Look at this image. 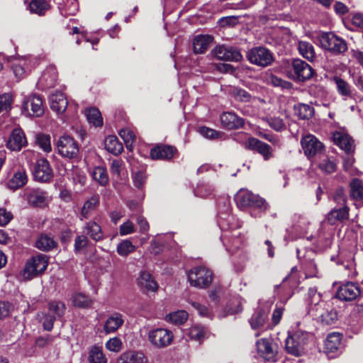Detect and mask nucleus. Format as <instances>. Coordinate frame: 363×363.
<instances>
[{"mask_svg":"<svg viewBox=\"0 0 363 363\" xmlns=\"http://www.w3.org/2000/svg\"><path fill=\"white\" fill-rule=\"evenodd\" d=\"M235 201L239 208H252L251 215L255 217L267 208V204L263 199L247 190H240L235 196Z\"/></svg>","mask_w":363,"mask_h":363,"instance_id":"nucleus-1","label":"nucleus"},{"mask_svg":"<svg viewBox=\"0 0 363 363\" xmlns=\"http://www.w3.org/2000/svg\"><path fill=\"white\" fill-rule=\"evenodd\" d=\"M310 334L305 331L298 330L289 335L285 341L286 352L294 356H300L305 352Z\"/></svg>","mask_w":363,"mask_h":363,"instance_id":"nucleus-2","label":"nucleus"},{"mask_svg":"<svg viewBox=\"0 0 363 363\" xmlns=\"http://www.w3.org/2000/svg\"><path fill=\"white\" fill-rule=\"evenodd\" d=\"M319 41L323 49L333 55L342 54L347 50L346 41L331 32L323 33L320 36Z\"/></svg>","mask_w":363,"mask_h":363,"instance_id":"nucleus-3","label":"nucleus"},{"mask_svg":"<svg viewBox=\"0 0 363 363\" xmlns=\"http://www.w3.org/2000/svg\"><path fill=\"white\" fill-rule=\"evenodd\" d=\"M187 277L191 286L199 289L207 288L213 280L212 272L203 266L193 268Z\"/></svg>","mask_w":363,"mask_h":363,"instance_id":"nucleus-4","label":"nucleus"},{"mask_svg":"<svg viewBox=\"0 0 363 363\" xmlns=\"http://www.w3.org/2000/svg\"><path fill=\"white\" fill-rule=\"evenodd\" d=\"M57 153L62 157L75 159L78 157L79 147L77 142L69 135L60 137L56 144Z\"/></svg>","mask_w":363,"mask_h":363,"instance_id":"nucleus-5","label":"nucleus"},{"mask_svg":"<svg viewBox=\"0 0 363 363\" xmlns=\"http://www.w3.org/2000/svg\"><path fill=\"white\" fill-rule=\"evenodd\" d=\"M48 264V259L45 255L40 254L33 257L28 260L23 270L25 279H30L43 272Z\"/></svg>","mask_w":363,"mask_h":363,"instance_id":"nucleus-6","label":"nucleus"},{"mask_svg":"<svg viewBox=\"0 0 363 363\" xmlns=\"http://www.w3.org/2000/svg\"><path fill=\"white\" fill-rule=\"evenodd\" d=\"M272 302L270 301L259 303L251 318L249 323L252 329H262L267 323L268 315L271 311Z\"/></svg>","mask_w":363,"mask_h":363,"instance_id":"nucleus-7","label":"nucleus"},{"mask_svg":"<svg viewBox=\"0 0 363 363\" xmlns=\"http://www.w3.org/2000/svg\"><path fill=\"white\" fill-rule=\"evenodd\" d=\"M314 70L306 62L294 59L291 63V77L296 82H304L312 77Z\"/></svg>","mask_w":363,"mask_h":363,"instance_id":"nucleus-8","label":"nucleus"},{"mask_svg":"<svg viewBox=\"0 0 363 363\" xmlns=\"http://www.w3.org/2000/svg\"><path fill=\"white\" fill-rule=\"evenodd\" d=\"M247 59L251 63L260 67H267L274 60L273 54L264 47L251 49L247 53Z\"/></svg>","mask_w":363,"mask_h":363,"instance_id":"nucleus-9","label":"nucleus"},{"mask_svg":"<svg viewBox=\"0 0 363 363\" xmlns=\"http://www.w3.org/2000/svg\"><path fill=\"white\" fill-rule=\"evenodd\" d=\"M173 339L172 332L162 328L152 330L148 333L149 341L157 348L167 347L172 342Z\"/></svg>","mask_w":363,"mask_h":363,"instance_id":"nucleus-10","label":"nucleus"},{"mask_svg":"<svg viewBox=\"0 0 363 363\" xmlns=\"http://www.w3.org/2000/svg\"><path fill=\"white\" fill-rule=\"evenodd\" d=\"M301 145L305 155L308 158L319 155L324 150L323 144L315 136L311 134L301 138Z\"/></svg>","mask_w":363,"mask_h":363,"instance_id":"nucleus-11","label":"nucleus"},{"mask_svg":"<svg viewBox=\"0 0 363 363\" xmlns=\"http://www.w3.org/2000/svg\"><path fill=\"white\" fill-rule=\"evenodd\" d=\"M53 169L49 161L44 157L38 158L34 165V179L40 182H50L53 178Z\"/></svg>","mask_w":363,"mask_h":363,"instance_id":"nucleus-12","label":"nucleus"},{"mask_svg":"<svg viewBox=\"0 0 363 363\" xmlns=\"http://www.w3.org/2000/svg\"><path fill=\"white\" fill-rule=\"evenodd\" d=\"M23 112L30 116H41L44 113L42 99L36 95L25 99L23 103Z\"/></svg>","mask_w":363,"mask_h":363,"instance_id":"nucleus-13","label":"nucleus"},{"mask_svg":"<svg viewBox=\"0 0 363 363\" xmlns=\"http://www.w3.org/2000/svg\"><path fill=\"white\" fill-rule=\"evenodd\" d=\"M241 235V233L238 229H233L231 231H224L220 239L228 251L234 252L241 247L243 242Z\"/></svg>","mask_w":363,"mask_h":363,"instance_id":"nucleus-14","label":"nucleus"},{"mask_svg":"<svg viewBox=\"0 0 363 363\" xmlns=\"http://www.w3.org/2000/svg\"><path fill=\"white\" fill-rule=\"evenodd\" d=\"M213 55L218 60L224 61L239 62L242 58L240 52L231 46H217L213 50Z\"/></svg>","mask_w":363,"mask_h":363,"instance_id":"nucleus-15","label":"nucleus"},{"mask_svg":"<svg viewBox=\"0 0 363 363\" xmlns=\"http://www.w3.org/2000/svg\"><path fill=\"white\" fill-rule=\"evenodd\" d=\"M245 147L260 154L265 161L270 160L274 156L272 147L255 138H250L245 143Z\"/></svg>","mask_w":363,"mask_h":363,"instance_id":"nucleus-16","label":"nucleus"},{"mask_svg":"<svg viewBox=\"0 0 363 363\" xmlns=\"http://www.w3.org/2000/svg\"><path fill=\"white\" fill-rule=\"evenodd\" d=\"M177 152V149L171 145L160 144L150 150V155L154 160H169Z\"/></svg>","mask_w":363,"mask_h":363,"instance_id":"nucleus-17","label":"nucleus"},{"mask_svg":"<svg viewBox=\"0 0 363 363\" xmlns=\"http://www.w3.org/2000/svg\"><path fill=\"white\" fill-rule=\"evenodd\" d=\"M360 293V289L357 284L347 282L339 287L336 297L342 301H350L358 297Z\"/></svg>","mask_w":363,"mask_h":363,"instance_id":"nucleus-18","label":"nucleus"},{"mask_svg":"<svg viewBox=\"0 0 363 363\" xmlns=\"http://www.w3.org/2000/svg\"><path fill=\"white\" fill-rule=\"evenodd\" d=\"M82 233L96 242L105 238L101 226L95 220L86 222L82 228Z\"/></svg>","mask_w":363,"mask_h":363,"instance_id":"nucleus-19","label":"nucleus"},{"mask_svg":"<svg viewBox=\"0 0 363 363\" xmlns=\"http://www.w3.org/2000/svg\"><path fill=\"white\" fill-rule=\"evenodd\" d=\"M27 145L24 133L21 129H14L7 141L6 147L12 151H20Z\"/></svg>","mask_w":363,"mask_h":363,"instance_id":"nucleus-20","label":"nucleus"},{"mask_svg":"<svg viewBox=\"0 0 363 363\" xmlns=\"http://www.w3.org/2000/svg\"><path fill=\"white\" fill-rule=\"evenodd\" d=\"M220 120L222 126L228 130L238 129L244 125V120L233 112L223 113Z\"/></svg>","mask_w":363,"mask_h":363,"instance_id":"nucleus-21","label":"nucleus"},{"mask_svg":"<svg viewBox=\"0 0 363 363\" xmlns=\"http://www.w3.org/2000/svg\"><path fill=\"white\" fill-rule=\"evenodd\" d=\"M117 363H148V359L141 351L128 350L120 355Z\"/></svg>","mask_w":363,"mask_h":363,"instance_id":"nucleus-22","label":"nucleus"},{"mask_svg":"<svg viewBox=\"0 0 363 363\" xmlns=\"http://www.w3.org/2000/svg\"><path fill=\"white\" fill-rule=\"evenodd\" d=\"M57 72L54 66H50L43 72L38 80V84L43 89L53 87L57 82Z\"/></svg>","mask_w":363,"mask_h":363,"instance_id":"nucleus-23","label":"nucleus"},{"mask_svg":"<svg viewBox=\"0 0 363 363\" xmlns=\"http://www.w3.org/2000/svg\"><path fill=\"white\" fill-rule=\"evenodd\" d=\"M350 208L347 206L333 208L326 216L325 220L330 225H335L337 221H343L349 218Z\"/></svg>","mask_w":363,"mask_h":363,"instance_id":"nucleus-24","label":"nucleus"},{"mask_svg":"<svg viewBox=\"0 0 363 363\" xmlns=\"http://www.w3.org/2000/svg\"><path fill=\"white\" fill-rule=\"evenodd\" d=\"M258 353L266 360H273L275 357L277 351L273 347L272 343L269 340L261 339L257 342Z\"/></svg>","mask_w":363,"mask_h":363,"instance_id":"nucleus-25","label":"nucleus"},{"mask_svg":"<svg viewBox=\"0 0 363 363\" xmlns=\"http://www.w3.org/2000/svg\"><path fill=\"white\" fill-rule=\"evenodd\" d=\"M49 101L50 108L57 113L65 111L67 107V99L62 92H55L50 96Z\"/></svg>","mask_w":363,"mask_h":363,"instance_id":"nucleus-26","label":"nucleus"},{"mask_svg":"<svg viewBox=\"0 0 363 363\" xmlns=\"http://www.w3.org/2000/svg\"><path fill=\"white\" fill-rule=\"evenodd\" d=\"M349 197L354 202L363 201V182L353 178L349 183Z\"/></svg>","mask_w":363,"mask_h":363,"instance_id":"nucleus-27","label":"nucleus"},{"mask_svg":"<svg viewBox=\"0 0 363 363\" xmlns=\"http://www.w3.org/2000/svg\"><path fill=\"white\" fill-rule=\"evenodd\" d=\"M124 323L123 315L119 313H112L106 320L104 330L106 334L116 332Z\"/></svg>","mask_w":363,"mask_h":363,"instance_id":"nucleus-28","label":"nucleus"},{"mask_svg":"<svg viewBox=\"0 0 363 363\" xmlns=\"http://www.w3.org/2000/svg\"><path fill=\"white\" fill-rule=\"evenodd\" d=\"M99 202L100 200L98 195L92 196L88 200H86L81 209L79 219L83 220L89 218L91 213L98 208Z\"/></svg>","mask_w":363,"mask_h":363,"instance_id":"nucleus-29","label":"nucleus"},{"mask_svg":"<svg viewBox=\"0 0 363 363\" xmlns=\"http://www.w3.org/2000/svg\"><path fill=\"white\" fill-rule=\"evenodd\" d=\"M341 339L342 335L339 333H332L327 336L325 349L328 355L337 352L341 345Z\"/></svg>","mask_w":363,"mask_h":363,"instance_id":"nucleus-30","label":"nucleus"},{"mask_svg":"<svg viewBox=\"0 0 363 363\" xmlns=\"http://www.w3.org/2000/svg\"><path fill=\"white\" fill-rule=\"evenodd\" d=\"M213 38L210 35H200L194 38L193 40L194 52L196 54L204 53L212 43Z\"/></svg>","mask_w":363,"mask_h":363,"instance_id":"nucleus-31","label":"nucleus"},{"mask_svg":"<svg viewBox=\"0 0 363 363\" xmlns=\"http://www.w3.org/2000/svg\"><path fill=\"white\" fill-rule=\"evenodd\" d=\"M57 242L49 235H40L35 242V247L43 251H50L57 247Z\"/></svg>","mask_w":363,"mask_h":363,"instance_id":"nucleus-32","label":"nucleus"},{"mask_svg":"<svg viewBox=\"0 0 363 363\" xmlns=\"http://www.w3.org/2000/svg\"><path fill=\"white\" fill-rule=\"evenodd\" d=\"M28 182V177L24 170L16 172L7 183L9 189L16 190L23 186Z\"/></svg>","mask_w":363,"mask_h":363,"instance_id":"nucleus-33","label":"nucleus"},{"mask_svg":"<svg viewBox=\"0 0 363 363\" xmlns=\"http://www.w3.org/2000/svg\"><path fill=\"white\" fill-rule=\"evenodd\" d=\"M104 145L105 148L108 152L116 155L121 154L123 150L122 143L115 135H108L106 137L104 141Z\"/></svg>","mask_w":363,"mask_h":363,"instance_id":"nucleus-34","label":"nucleus"},{"mask_svg":"<svg viewBox=\"0 0 363 363\" xmlns=\"http://www.w3.org/2000/svg\"><path fill=\"white\" fill-rule=\"evenodd\" d=\"M138 281L141 288L145 289L147 291H155L157 289V284L149 272H142Z\"/></svg>","mask_w":363,"mask_h":363,"instance_id":"nucleus-35","label":"nucleus"},{"mask_svg":"<svg viewBox=\"0 0 363 363\" xmlns=\"http://www.w3.org/2000/svg\"><path fill=\"white\" fill-rule=\"evenodd\" d=\"M335 143L345 152H349L353 149V140L347 135L336 133L333 135Z\"/></svg>","mask_w":363,"mask_h":363,"instance_id":"nucleus-36","label":"nucleus"},{"mask_svg":"<svg viewBox=\"0 0 363 363\" xmlns=\"http://www.w3.org/2000/svg\"><path fill=\"white\" fill-rule=\"evenodd\" d=\"M337 320V313L334 308L328 305L323 313L317 319L323 325H330L335 323Z\"/></svg>","mask_w":363,"mask_h":363,"instance_id":"nucleus-37","label":"nucleus"},{"mask_svg":"<svg viewBox=\"0 0 363 363\" xmlns=\"http://www.w3.org/2000/svg\"><path fill=\"white\" fill-rule=\"evenodd\" d=\"M12 69L15 76L20 79L23 77L26 71L30 69L28 62L26 59L22 57L16 59L12 63Z\"/></svg>","mask_w":363,"mask_h":363,"instance_id":"nucleus-38","label":"nucleus"},{"mask_svg":"<svg viewBox=\"0 0 363 363\" xmlns=\"http://www.w3.org/2000/svg\"><path fill=\"white\" fill-rule=\"evenodd\" d=\"M333 81L340 96L343 97H350L352 96V86L347 82L339 77H334Z\"/></svg>","mask_w":363,"mask_h":363,"instance_id":"nucleus-39","label":"nucleus"},{"mask_svg":"<svg viewBox=\"0 0 363 363\" xmlns=\"http://www.w3.org/2000/svg\"><path fill=\"white\" fill-rule=\"evenodd\" d=\"M88 360L89 363H106L107 359L103 353L101 347L94 345L89 352Z\"/></svg>","mask_w":363,"mask_h":363,"instance_id":"nucleus-40","label":"nucleus"},{"mask_svg":"<svg viewBox=\"0 0 363 363\" xmlns=\"http://www.w3.org/2000/svg\"><path fill=\"white\" fill-rule=\"evenodd\" d=\"M49 8V3L45 0H32L29 4L30 11L39 16L44 15Z\"/></svg>","mask_w":363,"mask_h":363,"instance_id":"nucleus-41","label":"nucleus"},{"mask_svg":"<svg viewBox=\"0 0 363 363\" xmlns=\"http://www.w3.org/2000/svg\"><path fill=\"white\" fill-rule=\"evenodd\" d=\"M86 116L89 123L93 124L95 127H101L103 125V118L98 108H87L86 110Z\"/></svg>","mask_w":363,"mask_h":363,"instance_id":"nucleus-42","label":"nucleus"},{"mask_svg":"<svg viewBox=\"0 0 363 363\" xmlns=\"http://www.w3.org/2000/svg\"><path fill=\"white\" fill-rule=\"evenodd\" d=\"M91 176L93 179L101 186H106L108 184V177L106 169L104 167H96L94 168Z\"/></svg>","mask_w":363,"mask_h":363,"instance_id":"nucleus-43","label":"nucleus"},{"mask_svg":"<svg viewBox=\"0 0 363 363\" xmlns=\"http://www.w3.org/2000/svg\"><path fill=\"white\" fill-rule=\"evenodd\" d=\"M45 193L39 190H33L28 196V200L30 204L40 207L45 204Z\"/></svg>","mask_w":363,"mask_h":363,"instance_id":"nucleus-44","label":"nucleus"},{"mask_svg":"<svg viewBox=\"0 0 363 363\" xmlns=\"http://www.w3.org/2000/svg\"><path fill=\"white\" fill-rule=\"evenodd\" d=\"M298 51L303 57L310 61H312L315 55L313 46L306 41L299 42Z\"/></svg>","mask_w":363,"mask_h":363,"instance_id":"nucleus-45","label":"nucleus"},{"mask_svg":"<svg viewBox=\"0 0 363 363\" xmlns=\"http://www.w3.org/2000/svg\"><path fill=\"white\" fill-rule=\"evenodd\" d=\"M91 244L89 238L82 233V234L78 235L74 239V251L76 254L80 253L89 247Z\"/></svg>","mask_w":363,"mask_h":363,"instance_id":"nucleus-46","label":"nucleus"},{"mask_svg":"<svg viewBox=\"0 0 363 363\" xmlns=\"http://www.w3.org/2000/svg\"><path fill=\"white\" fill-rule=\"evenodd\" d=\"M296 114L301 119H309L314 113V108L307 104H301L295 107Z\"/></svg>","mask_w":363,"mask_h":363,"instance_id":"nucleus-47","label":"nucleus"},{"mask_svg":"<svg viewBox=\"0 0 363 363\" xmlns=\"http://www.w3.org/2000/svg\"><path fill=\"white\" fill-rule=\"evenodd\" d=\"M324 302L325 301L321 298L320 294L318 293L315 287H311L308 289L306 297L307 307H309L311 305H318Z\"/></svg>","mask_w":363,"mask_h":363,"instance_id":"nucleus-48","label":"nucleus"},{"mask_svg":"<svg viewBox=\"0 0 363 363\" xmlns=\"http://www.w3.org/2000/svg\"><path fill=\"white\" fill-rule=\"evenodd\" d=\"M188 318V314L184 311H178L168 314L165 320L176 325L183 324Z\"/></svg>","mask_w":363,"mask_h":363,"instance_id":"nucleus-49","label":"nucleus"},{"mask_svg":"<svg viewBox=\"0 0 363 363\" xmlns=\"http://www.w3.org/2000/svg\"><path fill=\"white\" fill-rule=\"evenodd\" d=\"M135 250V245L129 240H123L118 245L116 248L117 253L122 257H127Z\"/></svg>","mask_w":363,"mask_h":363,"instance_id":"nucleus-50","label":"nucleus"},{"mask_svg":"<svg viewBox=\"0 0 363 363\" xmlns=\"http://www.w3.org/2000/svg\"><path fill=\"white\" fill-rule=\"evenodd\" d=\"M35 142L40 149L45 152H50L52 150L50 143V136L49 135L39 133L35 137Z\"/></svg>","mask_w":363,"mask_h":363,"instance_id":"nucleus-51","label":"nucleus"},{"mask_svg":"<svg viewBox=\"0 0 363 363\" xmlns=\"http://www.w3.org/2000/svg\"><path fill=\"white\" fill-rule=\"evenodd\" d=\"M72 302L79 308H89L92 304L91 299L84 294H76L72 296Z\"/></svg>","mask_w":363,"mask_h":363,"instance_id":"nucleus-52","label":"nucleus"},{"mask_svg":"<svg viewBox=\"0 0 363 363\" xmlns=\"http://www.w3.org/2000/svg\"><path fill=\"white\" fill-rule=\"evenodd\" d=\"M60 9H64L66 14H74L77 11V0H55Z\"/></svg>","mask_w":363,"mask_h":363,"instance_id":"nucleus-53","label":"nucleus"},{"mask_svg":"<svg viewBox=\"0 0 363 363\" xmlns=\"http://www.w3.org/2000/svg\"><path fill=\"white\" fill-rule=\"evenodd\" d=\"M206 335V330L201 325H194L189 330V335L191 340L201 342Z\"/></svg>","mask_w":363,"mask_h":363,"instance_id":"nucleus-54","label":"nucleus"},{"mask_svg":"<svg viewBox=\"0 0 363 363\" xmlns=\"http://www.w3.org/2000/svg\"><path fill=\"white\" fill-rule=\"evenodd\" d=\"M294 227L300 232H303L306 230L309 222L308 219L303 215L295 213L293 216Z\"/></svg>","mask_w":363,"mask_h":363,"instance_id":"nucleus-55","label":"nucleus"},{"mask_svg":"<svg viewBox=\"0 0 363 363\" xmlns=\"http://www.w3.org/2000/svg\"><path fill=\"white\" fill-rule=\"evenodd\" d=\"M267 121L269 125L276 131H282L286 128L284 120L280 116L269 117Z\"/></svg>","mask_w":363,"mask_h":363,"instance_id":"nucleus-56","label":"nucleus"},{"mask_svg":"<svg viewBox=\"0 0 363 363\" xmlns=\"http://www.w3.org/2000/svg\"><path fill=\"white\" fill-rule=\"evenodd\" d=\"M328 305L325 302L318 305H311L307 307V313L317 320Z\"/></svg>","mask_w":363,"mask_h":363,"instance_id":"nucleus-57","label":"nucleus"},{"mask_svg":"<svg viewBox=\"0 0 363 363\" xmlns=\"http://www.w3.org/2000/svg\"><path fill=\"white\" fill-rule=\"evenodd\" d=\"M333 200L337 204L344 206H347V196L343 187L340 186L335 189L333 196Z\"/></svg>","mask_w":363,"mask_h":363,"instance_id":"nucleus-58","label":"nucleus"},{"mask_svg":"<svg viewBox=\"0 0 363 363\" xmlns=\"http://www.w3.org/2000/svg\"><path fill=\"white\" fill-rule=\"evenodd\" d=\"M231 94L235 100L242 102H248L251 99V95L247 91L238 87H234Z\"/></svg>","mask_w":363,"mask_h":363,"instance_id":"nucleus-59","label":"nucleus"},{"mask_svg":"<svg viewBox=\"0 0 363 363\" xmlns=\"http://www.w3.org/2000/svg\"><path fill=\"white\" fill-rule=\"evenodd\" d=\"M48 308L50 311L54 313L57 317L61 318L65 312V305L61 301H53L49 303Z\"/></svg>","mask_w":363,"mask_h":363,"instance_id":"nucleus-60","label":"nucleus"},{"mask_svg":"<svg viewBox=\"0 0 363 363\" xmlns=\"http://www.w3.org/2000/svg\"><path fill=\"white\" fill-rule=\"evenodd\" d=\"M72 177L75 184H79L80 186H83L86 184V177L85 173L77 167L72 169Z\"/></svg>","mask_w":363,"mask_h":363,"instance_id":"nucleus-61","label":"nucleus"},{"mask_svg":"<svg viewBox=\"0 0 363 363\" xmlns=\"http://www.w3.org/2000/svg\"><path fill=\"white\" fill-rule=\"evenodd\" d=\"M319 167L326 173L330 174L336 170V163L333 160L325 157L319 163Z\"/></svg>","mask_w":363,"mask_h":363,"instance_id":"nucleus-62","label":"nucleus"},{"mask_svg":"<svg viewBox=\"0 0 363 363\" xmlns=\"http://www.w3.org/2000/svg\"><path fill=\"white\" fill-rule=\"evenodd\" d=\"M133 181L134 183V185L138 188L140 189L143 186L145 181H146V176L145 174V172L143 170H138L137 172H133L132 174Z\"/></svg>","mask_w":363,"mask_h":363,"instance_id":"nucleus-63","label":"nucleus"},{"mask_svg":"<svg viewBox=\"0 0 363 363\" xmlns=\"http://www.w3.org/2000/svg\"><path fill=\"white\" fill-rule=\"evenodd\" d=\"M106 347L111 352H119L122 347V342L121 339L117 337L111 338L106 342Z\"/></svg>","mask_w":363,"mask_h":363,"instance_id":"nucleus-64","label":"nucleus"}]
</instances>
